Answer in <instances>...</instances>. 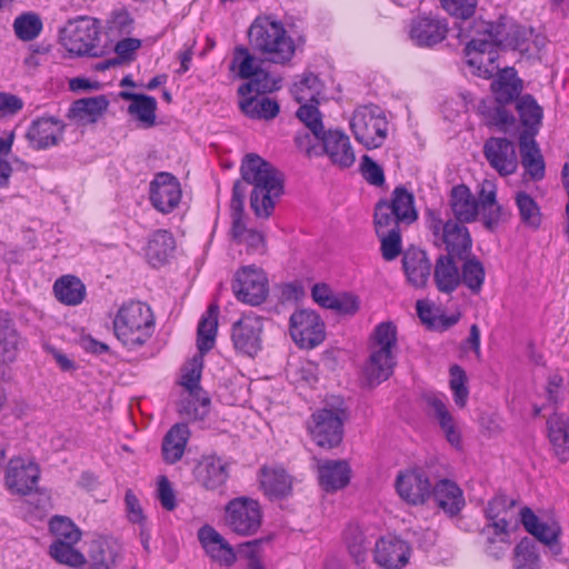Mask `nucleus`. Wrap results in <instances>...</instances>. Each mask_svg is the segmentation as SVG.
I'll return each mask as SVG.
<instances>
[{"instance_id": "obj_1", "label": "nucleus", "mask_w": 569, "mask_h": 569, "mask_svg": "<svg viewBox=\"0 0 569 569\" xmlns=\"http://www.w3.org/2000/svg\"><path fill=\"white\" fill-rule=\"evenodd\" d=\"M532 30L518 24L513 19L501 17L496 23L477 20L470 31V41L467 43L466 62L472 72L482 78H491L498 64L497 48L499 46L528 50V42Z\"/></svg>"}, {"instance_id": "obj_2", "label": "nucleus", "mask_w": 569, "mask_h": 569, "mask_svg": "<svg viewBox=\"0 0 569 569\" xmlns=\"http://www.w3.org/2000/svg\"><path fill=\"white\" fill-rule=\"evenodd\" d=\"M487 525L483 532L487 536L486 551L493 558L503 556L517 539L521 522V509L516 500L505 495L495 496L485 509Z\"/></svg>"}, {"instance_id": "obj_3", "label": "nucleus", "mask_w": 569, "mask_h": 569, "mask_svg": "<svg viewBox=\"0 0 569 569\" xmlns=\"http://www.w3.org/2000/svg\"><path fill=\"white\" fill-rule=\"evenodd\" d=\"M242 179L253 186L250 204L258 217L271 214L274 200L282 193L280 172L257 154H248L241 164Z\"/></svg>"}, {"instance_id": "obj_4", "label": "nucleus", "mask_w": 569, "mask_h": 569, "mask_svg": "<svg viewBox=\"0 0 569 569\" xmlns=\"http://www.w3.org/2000/svg\"><path fill=\"white\" fill-rule=\"evenodd\" d=\"M153 331V312L141 301L123 303L113 318L114 336L128 350L140 349L152 337Z\"/></svg>"}, {"instance_id": "obj_5", "label": "nucleus", "mask_w": 569, "mask_h": 569, "mask_svg": "<svg viewBox=\"0 0 569 569\" xmlns=\"http://www.w3.org/2000/svg\"><path fill=\"white\" fill-rule=\"evenodd\" d=\"M251 47L269 61L284 63L291 60L296 46L280 21L260 16L254 19L248 31Z\"/></svg>"}, {"instance_id": "obj_6", "label": "nucleus", "mask_w": 569, "mask_h": 569, "mask_svg": "<svg viewBox=\"0 0 569 569\" xmlns=\"http://www.w3.org/2000/svg\"><path fill=\"white\" fill-rule=\"evenodd\" d=\"M397 328L392 322H381L369 339V357L363 375L369 385L388 380L396 367Z\"/></svg>"}, {"instance_id": "obj_7", "label": "nucleus", "mask_w": 569, "mask_h": 569, "mask_svg": "<svg viewBox=\"0 0 569 569\" xmlns=\"http://www.w3.org/2000/svg\"><path fill=\"white\" fill-rule=\"evenodd\" d=\"M295 141L308 158L326 154L333 166L341 169L350 168L356 161L350 139L341 130H327L315 142L309 133H298Z\"/></svg>"}, {"instance_id": "obj_8", "label": "nucleus", "mask_w": 569, "mask_h": 569, "mask_svg": "<svg viewBox=\"0 0 569 569\" xmlns=\"http://www.w3.org/2000/svg\"><path fill=\"white\" fill-rule=\"evenodd\" d=\"M230 69L237 71L241 79L250 80L239 87L238 92L241 96H247L251 92H272L280 88L281 78L263 70L261 61L252 56L247 48H236Z\"/></svg>"}, {"instance_id": "obj_9", "label": "nucleus", "mask_w": 569, "mask_h": 569, "mask_svg": "<svg viewBox=\"0 0 569 569\" xmlns=\"http://www.w3.org/2000/svg\"><path fill=\"white\" fill-rule=\"evenodd\" d=\"M99 34V22L96 19L82 17L69 22L64 28L61 44L71 56L98 57L101 53Z\"/></svg>"}, {"instance_id": "obj_10", "label": "nucleus", "mask_w": 569, "mask_h": 569, "mask_svg": "<svg viewBox=\"0 0 569 569\" xmlns=\"http://www.w3.org/2000/svg\"><path fill=\"white\" fill-rule=\"evenodd\" d=\"M350 128L357 141L368 149L380 147L388 130L383 111L377 106H362L355 110Z\"/></svg>"}, {"instance_id": "obj_11", "label": "nucleus", "mask_w": 569, "mask_h": 569, "mask_svg": "<svg viewBox=\"0 0 569 569\" xmlns=\"http://www.w3.org/2000/svg\"><path fill=\"white\" fill-rule=\"evenodd\" d=\"M427 226L436 238V242L446 246L447 256L462 258L471 249V238L468 229L458 221H443L436 211H428Z\"/></svg>"}, {"instance_id": "obj_12", "label": "nucleus", "mask_w": 569, "mask_h": 569, "mask_svg": "<svg viewBox=\"0 0 569 569\" xmlns=\"http://www.w3.org/2000/svg\"><path fill=\"white\" fill-rule=\"evenodd\" d=\"M226 526L241 537L253 536L262 523L260 503L249 497L231 499L224 508Z\"/></svg>"}, {"instance_id": "obj_13", "label": "nucleus", "mask_w": 569, "mask_h": 569, "mask_svg": "<svg viewBox=\"0 0 569 569\" xmlns=\"http://www.w3.org/2000/svg\"><path fill=\"white\" fill-rule=\"evenodd\" d=\"M289 336L300 349L311 350L326 339V325L311 309H297L289 318Z\"/></svg>"}, {"instance_id": "obj_14", "label": "nucleus", "mask_w": 569, "mask_h": 569, "mask_svg": "<svg viewBox=\"0 0 569 569\" xmlns=\"http://www.w3.org/2000/svg\"><path fill=\"white\" fill-rule=\"evenodd\" d=\"M346 411L341 407L322 408L312 413L308 430L317 446L322 448L337 447L343 435Z\"/></svg>"}, {"instance_id": "obj_15", "label": "nucleus", "mask_w": 569, "mask_h": 569, "mask_svg": "<svg viewBox=\"0 0 569 569\" xmlns=\"http://www.w3.org/2000/svg\"><path fill=\"white\" fill-rule=\"evenodd\" d=\"M203 368V353L196 355L182 368L181 386L188 392L186 400L181 405V411L190 419L202 418L210 403L209 398L201 396L199 381Z\"/></svg>"}, {"instance_id": "obj_16", "label": "nucleus", "mask_w": 569, "mask_h": 569, "mask_svg": "<svg viewBox=\"0 0 569 569\" xmlns=\"http://www.w3.org/2000/svg\"><path fill=\"white\" fill-rule=\"evenodd\" d=\"M40 468L31 458L17 456L9 460L4 470V486L11 495L27 496L34 491Z\"/></svg>"}, {"instance_id": "obj_17", "label": "nucleus", "mask_w": 569, "mask_h": 569, "mask_svg": "<svg viewBox=\"0 0 569 569\" xmlns=\"http://www.w3.org/2000/svg\"><path fill=\"white\" fill-rule=\"evenodd\" d=\"M232 290L238 300L252 306L260 305L268 296L267 276L257 266H244L236 272Z\"/></svg>"}, {"instance_id": "obj_18", "label": "nucleus", "mask_w": 569, "mask_h": 569, "mask_svg": "<svg viewBox=\"0 0 569 569\" xmlns=\"http://www.w3.org/2000/svg\"><path fill=\"white\" fill-rule=\"evenodd\" d=\"M262 330V318L251 313L243 316L232 328L234 348L247 356H256L261 349Z\"/></svg>"}, {"instance_id": "obj_19", "label": "nucleus", "mask_w": 569, "mask_h": 569, "mask_svg": "<svg viewBox=\"0 0 569 569\" xmlns=\"http://www.w3.org/2000/svg\"><path fill=\"white\" fill-rule=\"evenodd\" d=\"M410 557V546L398 537L386 536L376 542L373 560L380 568L401 569L407 566Z\"/></svg>"}, {"instance_id": "obj_20", "label": "nucleus", "mask_w": 569, "mask_h": 569, "mask_svg": "<svg viewBox=\"0 0 569 569\" xmlns=\"http://www.w3.org/2000/svg\"><path fill=\"white\" fill-rule=\"evenodd\" d=\"M431 483L422 470L413 469L400 472L396 489L402 500L410 505H422L431 496Z\"/></svg>"}, {"instance_id": "obj_21", "label": "nucleus", "mask_w": 569, "mask_h": 569, "mask_svg": "<svg viewBox=\"0 0 569 569\" xmlns=\"http://www.w3.org/2000/svg\"><path fill=\"white\" fill-rule=\"evenodd\" d=\"M181 199L180 183L168 172L158 173L150 182V200L153 207L168 213L178 207Z\"/></svg>"}, {"instance_id": "obj_22", "label": "nucleus", "mask_w": 569, "mask_h": 569, "mask_svg": "<svg viewBox=\"0 0 569 569\" xmlns=\"http://www.w3.org/2000/svg\"><path fill=\"white\" fill-rule=\"evenodd\" d=\"M194 479L206 490H221L229 478V465L216 455L203 456L194 468Z\"/></svg>"}, {"instance_id": "obj_23", "label": "nucleus", "mask_w": 569, "mask_h": 569, "mask_svg": "<svg viewBox=\"0 0 569 569\" xmlns=\"http://www.w3.org/2000/svg\"><path fill=\"white\" fill-rule=\"evenodd\" d=\"M483 154L489 164L500 174L510 176L518 168L516 148L506 138H490L483 146Z\"/></svg>"}, {"instance_id": "obj_24", "label": "nucleus", "mask_w": 569, "mask_h": 569, "mask_svg": "<svg viewBox=\"0 0 569 569\" xmlns=\"http://www.w3.org/2000/svg\"><path fill=\"white\" fill-rule=\"evenodd\" d=\"M64 123L56 117H40L33 120L26 133L31 147L37 150L57 146L63 138Z\"/></svg>"}, {"instance_id": "obj_25", "label": "nucleus", "mask_w": 569, "mask_h": 569, "mask_svg": "<svg viewBox=\"0 0 569 569\" xmlns=\"http://www.w3.org/2000/svg\"><path fill=\"white\" fill-rule=\"evenodd\" d=\"M198 540L206 553L213 561L226 567H231L236 563V550L212 526H202L198 530Z\"/></svg>"}, {"instance_id": "obj_26", "label": "nucleus", "mask_w": 569, "mask_h": 569, "mask_svg": "<svg viewBox=\"0 0 569 569\" xmlns=\"http://www.w3.org/2000/svg\"><path fill=\"white\" fill-rule=\"evenodd\" d=\"M447 24L433 17H418L410 26V39L419 47H432L447 34Z\"/></svg>"}, {"instance_id": "obj_27", "label": "nucleus", "mask_w": 569, "mask_h": 569, "mask_svg": "<svg viewBox=\"0 0 569 569\" xmlns=\"http://www.w3.org/2000/svg\"><path fill=\"white\" fill-rule=\"evenodd\" d=\"M318 479L321 488L328 492L345 488L351 476V469L345 460H318Z\"/></svg>"}, {"instance_id": "obj_28", "label": "nucleus", "mask_w": 569, "mask_h": 569, "mask_svg": "<svg viewBox=\"0 0 569 569\" xmlns=\"http://www.w3.org/2000/svg\"><path fill=\"white\" fill-rule=\"evenodd\" d=\"M259 480L261 489L270 499L283 498L292 490L291 477L279 466L261 468Z\"/></svg>"}, {"instance_id": "obj_29", "label": "nucleus", "mask_w": 569, "mask_h": 569, "mask_svg": "<svg viewBox=\"0 0 569 569\" xmlns=\"http://www.w3.org/2000/svg\"><path fill=\"white\" fill-rule=\"evenodd\" d=\"M121 98L130 100L128 112L141 128L148 129L156 123L157 100L153 97L133 92H121Z\"/></svg>"}, {"instance_id": "obj_30", "label": "nucleus", "mask_w": 569, "mask_h": 569, "mask_svg": "<svg viewBox=\"0 0 569 569\" xmlns=\"http://www.w3.org/2000/svg\"><path fill=\"white\" fill-rule=\"evenodd\" d=\"M521 163L526 172L533 180H541L545 177V161L541 151L529 133H521L519 137Z\"/></svg>"}, {"instance_id": "obj_31", "label": "nucleus", "mask_w": 569, "mask_h": 569, "mask_svg": "<svg viewBox=\"0 0 569 569\" xmlns=\"http://www.w3.org/2000/svg\"><path fill=\"white\" fill-rule=\"evenodd\" d=\"M108 108L104 97L83 98L74 101L68 117L80 126L94 123Z\"/></svg>"}, {"instance_id": "obj_32", "label": "nucleus", "mask_w": 569, "mask_h": 569, "mask_svg": "<svg viewBox=\"0 0 569 569\" xmlns=\"http://www.w3.org/2000/svg\"><path fill=\"white\" fill-rule=\"evenodd\" d=\"M402 266L408 281L417 288L423 287L430 276L431 263L421 250H408L402 258Z\"/></svg>"}, {"instance_id": "obj_33", "label": "nucleus", "mask_w": 569, "mask_h": 569, "mask_svg": "<svg viewBox=\"0 0 569 569\" xmlns=\"http://www.w3.org/2000/svg\"><path fill=\"white\" fill-rule=\"evenodd\" d=\"M437 505L449 516H456L465 506V499L461 489L450 480L439 481L433 489L431 488Z\"/></svg>"}, {"instance_id": "obj_34", "label": "nucleus", "mask_w": 569, "mask_h": 569, "mask_svg": "<svg viewBox=\"0 0 569 569\" xmlns=\"http://www.w3.org/2000/svg\"><path fill=\"white\" fill-rule=\"evenodd\" d=\"M521 523L529 533L548 546H552L560 535L556 521H542L529 508L521 509Z\"/></svg>"}, {"instance_id": "obj_35", "label": "nucleus", "mask_w": 569, "mask_h": 569, "mask_svg": "<svg viewBox=\"0 0 569 569\" xmlns=\"http://www.w3.org/2000/svg\"><path fill=\"white\" fill-rule=\"evenodd\" d=\"M497 78L491 83V89L499 103L506 104L511 102L519 96L522 90V82L517 77V72L513 68H505L496 70Z\"/></svg>"}, {"instance_id": "obj_36", "label": "nucleus", "mask_w": 569, "mask_h": 569, "mask_svg": "<svg viewBox=\"0 0 569 569\" xmlns=\"http://www.w3.org/2000/svg\"><path fill=\"white\" fill-rule=\"evenodd\" d=\"M427 403L438 420L447 440L452 446H459L460 433L456 428L455 419L447 406V398L443 395H430L427 397Z\"/></svg>"}, {"instance_id": "obj_37", "label": "nucleus", "mask_w": 569, "mask_h": 569, "mask_svg": "<svg viewBox=\"0 0 569 569\" xmlns=\"http://www.w3.org/2000/svg\"><path fill=\"white\" fill-rule=\"evenodd\" d=\"M549 439L560 461L569 460V418L563 413H553L547 421Z\"/></svg>"}, {"instance_id": "obj_38", "label": "nucleus", "mask_w": 569, "mask_h": 569, "mask_svg": "<svg viewBox=\"0 0 569 569\" xmlns=\"http://www.w3.org/2000/svg\"><path fill=\"white\" fill-rule=\"evenodd\" d=\"M189 437L187 425L177 423L171 427L162 441V457L167 463H176L182 458Z\"/></svg>"}, {"instance_id": "obj_39", "label": "nucleus", "mask_w": 569, "mask_h": 569, "mask_svg": "<svg viewBox=\"0 0 569 569\" xmlns=\"http://www.w3.org/2000/svg\"><path fill=\"white\" fill-rule=\"evenodd\" d=\"M451 209L458 222H470L476 219L479 204L466 186H457L451 191Z\"/></svg>"}, {"instance_id": "obj_40", "label": "nucleus", "mask_w": 569, "mask_h": 569, "mask_svg": "<svg viewBox=\"0 0 569 569\" xmlns=\"http://www.w3.org/2000/svg\"><path fill=\"white\" fill-rule=\"evenodd\" d=\"M56 298L63 305L78 306L86 297V287L74 276H62L53 284Z\"/></svg>"}, {"instance_id": "obj_41", "label": "nucleus", "mask_w": 569, "mask_h": 569, "mask_svg": "<svg viewBox=\"0 0 569 569\" xmlns=\"http://www.w3.org/2000/svg\"><path fill=\"white\" fill-rule=\"evenodd\" d=\"M435 282L439 291L450 293L460 283V272L451 256H440L435 266Z\"/></svg>"}, {"instance_id": "obj_42", "label": "nucleus", "mask_w": 569, "mask_h": 569, "mask_svg": "<svg viewBox=\"0 0 569 569\" xmlns=\"http://www.w3.org/2000/svg\"><path fill=\"white\" fill-rule=\"evenodd\" d=\"M174 250V239L167 230H157L152 233L146 248V256L153 264H162Z\"/></svg>"}, {"instance_id": "obj_43", "label": "nucleus", "mask_w": 569, "mask_h": 569, "mask_svg": "<svg viewBox=\"0 0 569 569\" xmlns=\"http://www.w3.org/2000/svg\"><path fill=\"white\" fill-rule=\"evenodd\" d=\"M218 315L219 307L217 305H210L207 312L199 321L197 346L200 353L209 351L214 345L218 328Z\"/></svg>"}, {"instance_id": "obj_44", "label": "nucleus", "mask_w": 569, "mask_h": 569, "mask_svg": "<svg viewBox=\"0 0 569 569\" xmlns=\"http://www.w3.org/2000/svg\"><path fill=\"white\" fill-rule=\"evenodd\" d=\"M517 111L522 126L526 130L522 133H529L532 138L538 133L542 120V108L529 94L522 96L517 101Z\"/></svg>"}, {"instance_id": "obj_45", "label": "nucleus", "mask_w": 569, "mask_h": 569, "mask_svg": "<svg viewBox=\"0 0 569 569\" xmlns=\"http://www.w3.org/2000/svg\"><path fill=\"white\" fill-rule=\"evenodd\" d=\"M18 343L19 336L12 320L6 315H0V365L14 361Z\"/></svg>"}, {"instance_id": "obj_46", "label": "nucleus", "mask_w": 569, "mask_h": 569, "mask_svg": "<svg viewBox=\"0 0 569 569\" xmlns=\"http://www.w3.org/2000/svg\"><path fill=\"white\" fill-rule=\"evenodd\" d=\"M231 234L238 244L246 246L248 253L262 254L266 252L264 236L254 229L247 228L238 218L232 223Z\"/></svg>"}, {"instance_id": "obj_47", "label": "nucleus", "mask_w": 569, "mask_h": 569, "mask_svg": "<svg viewBox=\"0 0 569 569\" xmlns=\"http://www.w3.org/2000/svg\"><path fill=\"white\" fill-rule=\"evenodd\" d=\"M291 91L299 103L312 102L319 104L323 98V83L317 74L308 72L293 84Z\"/></svg>"}, {"instance_id": "obj_48", "label": "nucleus", "mask_w": 569, "mask_h": 569, "mask_svg": "<svg viewBox=\"0 0 569 569\" xmlns=\"http://www.w3.org/2000/svg\"><path fill=\"white\" fill-rule=\"evenodd\" d=\"M244 114L253 119H272L279 113V106L267 97H253L240 101Z\"/></svg>"}, {"instance_id": "obj_49", "label": "nucleus", "mask_w": 569, "mask_h": 569, "mask_svg": "<svg viewBox=\"0 0 569 569\" xmlns=\"http://www.w3.org/2000/svg\"><path fill=\"white\" fill-rule=\"evenodd\" d=\"M413 202V194L400 186L392 191L389 206L401 217L403 222L411 223L418 218Z\"/></svg>"}, {"instance_id": "obj_50", "label": "nucleus", "mask_w": 569, "mask_h": 569, "mask_svg": "<svg viewBox=\"0 0 569 569\" xmlns=\"http://www.w3.org/2000/svg\"><path fill=\"white\" fill-rule=\"evenodd\" d=\"M53 542L78 543L82 537L80 528L68 517L54 516L49 522Z\"/></svg>"}, {"instance_id": "obj_51", "label": "nucleus", "mask_w": 569, "mask_h": 569, "mask_svg": "<svg viewBox=\"0 0 569 569\" xmlns=\"http://www.w3.org/2000/svg\"><path fill=\"white\" fill-rule=\"evenodd\" d=\"M417 312L421 321L430 328L446 330L458 322L459 315H439L438 310L428 301L417 302Z\"/></svg>"}, {"instance_id": "obj_52", "label": "nucleus", "mask_w": 569, "mask_h": 569, "mask_svg": "<svg viewBox=\"0 0 569 569\" xmlns=\"http://www.w3.org/2000/svg\"><path fill=\"white\" fill-rule=\"evenodd\" d=\"M486 271L483 264L476 258L465 261L460 274L462 282L472 293H479L485 282Z\"/></svg>"}, {"instance_id": "obj_53", "label": "nucleus", "mask_w": 569, "mask_h": 569, "mask_svg": "<svg viewBox=\"0 0 569 569\" xmlns=\"http://www.w3.org/2000/svg\"><path fill=\"white\" fill-rule=\"evenodd\" d=\"M403 222L401 217L398 216L389 206V201L381 200L375 208V227L377 234H385V232L399 230V223Z\"/></svg>"}, {"instance_id": "obj_54", "label": "nucleus", "mask_w": 569, "mask_h": 569, "mask_svg": "<svg viewBox=\"0 0 569 569\" xmlns=\"http://www.w3.org/2000/svg\"><path fill=\"white\" fill-rule=\"evenodd\" d=\"M515 200L522 223L530 228H538L541 223V212L535 199L528 193L520 191L517 192Z\"/></svg>"}, {"instance_id": "obj_55", "label": "nucleus", "mask_w": 569, "mask_h": 569, "mask_svg": "<svg viewBox=\"0 0 569 569\" xmlns=\"http://www.w3.org/2000/svg\"><path fill=\"white\" fill-rule=\"evenodd\" d=\"M297 117L310 130L312 142L319 139L327 130L323 129L320 112L316 103L302 102L297 111Z\"/></svg>"}, {"instance_id": "obj_56", "label": "nucleus", "mask_w": 569, "mask_h": 569, "mask_svg": "<svg viewBox=\"0 0 569 569\" xmlns=\"http://www.w3.org/2000/svg\"><path fill=\"white\" fill-rule=\"evenodd\" d=\"M513 567L516 569H539V556L531 539L523 538L516 546Z\"/></svg>"}, {"instance_id": "obj_57", "label": "nucleus", "mask_w": 569, "mask_h": 569, "mask_svg": "<svg viewBox=\"0 0 569 569\" xmlns=\"http://www.w3.org/2000/svg\"><path fill=\"white\" fill-rule=\"evenodd\" d=\"M77 543L52 542L50 546V556L60 563L71 567H81L86 563L84 556L78 551Z\"/></svg>"}, {"instance_id": "obj_58", "label": "nucleus", "mask_w": 569, "mask_h": 569, "mask_svg": "<svg viewBox=\"0 0 569 569\" xmlns=\"http://www.w3.org/2000/svg\"><path fill=\"white\" fill-rule=\"evenodd\" d=\"M124 503H126V511L127 517L130 522L137 523L141 527L140 529V537L142 540V543L144 548H148V541H149V531L146 528V517L143 515V510L141 508V505L136 497V495L131 490H127L124 496Z\"/></svg>"}, {"instance_id": "obj_59", "label": "nucleus", "mask_w": 569, "mask_h": 569, "mask_svg": "<svg viewBox=\"0 0 569 569\" xmlns=\"http://www.w3.org/2000/svg\"><path fill=\"white\" fill-rule=\"evenodd\" d=\"M449 372V387L452 391L453 401L459 408H463L469 397L466 371L460 366L453 365L450 367Z\"/></svg>"}, {"instance_id": "obj_60", "label": "nucleus", "mask_w": 569, "mask_h": 569, "mask_svg": "<svg viewBox=\"0 0 569 569\" xmlns=\"http://www.w3.org/2000/svg\"><path fill=\"white\" fill-rule=\"evenodd\" d=\"M17 37L24 41L33 40L42 30V22L34 13H24L16 18L13 23Z\"/></svg>"}, {"instance_id": "obj_61", "label": "nucleus", "mask_w": 569, "mask_h": 569, "mask_svg": "<svg viewBox=\"0 0 569 569\" xmlns=\"http://www.w3.org/2000/svg\"><path fill=\"white\" fill-rule=\"evenodd\" d=\"M381 242V253L385 260H395L401 252V236L400 230H392L385 232V234H377Z\"/></svg>"}, {"instance_id": "obj_62", "label": "nucleus", "mask_w": 569, "mask_h": 569, "mask_svg": "<svg viewBox=\"0 0 569 569\" xmlns=\"http://www.w3.org/2000/svg\"><path fill=\"white\" fill-rule=\"evenodd\" d=\"M360 308L359 298L349 292H339L332 299V306L329 309L339 315H355Z\"/></svg>"}, {"instance_id": "obj_63", "label": "nucleus", "mask_w": 569, "mask_h": 569, "mask_svg": "<svg viewBox=\"0 0 569 569\" xmlns=\"http://www.w3.org/2000/svg\"><path fill=\"white\" fill-rule=\"evenodd\" d=\"M237 555L248 561V568L262 565V540L256 539L242 542L238 546Z\"/></svg>"}, {"instance_id": "obj_64", "label": "nucleus", "mask_w": 569, "mask_h": 569, "mask_svg": "<svg viewBox=\"0 0 569 569\" xmlns=\"http://www.w3.org/2000/svg\"><path fill=\"white\" fill-rule=\"evenodd\" d=\"M157 499L161 507L171 511L177 506L174 490L166 476H159L157 480Z\"/></svg>"}]
</instances>
